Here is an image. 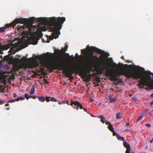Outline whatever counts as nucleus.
<instances>
[{"instance_id": "obj_1", "label": "nucleus", "mask_w": 153, "mask_h": 153, "mask_svg": "<svg viewBox=\"0 0 153 153\" xmlns=\"http://www.w3.org/2000/svg\"><path fill=\"white\" fill-rule=\"evenodd\" d=\"M93 51L100 54L105 52L97 48L92 46L90 47L88 45L87 46V62L88 61L99 74H102L105 70V75L110 77L111 80H115L117 77H120L121 75H124L128 78L132 76H134V78L137 77V75L133 72L134 70L130 68L121 70L114 73V70L111 68L112 64L107 62L102 55L98 57L96 55H94ZM88 71L87 62V74L88 73Z\"/></svg>"}, {"instance_id": "obj_2", "label": "nucleus", "mask_w": 153, "mask_h": 153, "mask_svg": "<svg viewBox=\"0 0 153 153\" xmlns=\"http://www.w3.org/2000/svg\"><path fill=\"white\" fill-rule=\"evenodd\" d=\"M35 21L39 22L42 25H48L49 30L53 32L52 35L53 38L56 39L58 37L60 33L59 31L61 28V17L56 18L52 17L49 18L42 17L36 18L32 17L28 19L22 18L16 19L12 22L6 24L5 27H0V33L4 32L6 28L12 27H14L16 24L20 23L24 24V25L22 26L18 25L17 26L16 28H17L19 31L25 29V28L26 27L28 29L30 33H32V31L35 30L33 25V23Z\"/></svg>"}, {"instance_id": "obj_3", "label": "nucleus", "mask_w": 153, "mask_h": 153, "mask_svg": "<svg viewBox=\"0 0 153 153\" xmlns=\"http://www.w3.org/2000/svg\"><path fill=\"white\" fill-rule=\"evenodd\" d=\"M76 56L79 57L80 63L79 65L75 64L71 67L67 68L64 64L61 62L51 65L49 66L50 72H52L54 69L62 70L65 74V76L68 78L71 77L72 74L75 72L79 73L83 78L85 84L86 83V48L81 50V54L79 56L77 53Z\"/></svg>"}, {"instance_id": "obj_4", "label": "nucleus", "mask_w": 153, "mask_h": 153, "mask_svg": "<svg viewBox=\"0 0 153 153\" xmlns=\"http://www.w3.org/2000/svg\"><path fill=\"white\" fill-rule=\"evenodd\" d=\"M135 74L137 75V77L134 78V77L132 76L133 79L138 80L139 78L140 79L138 81L140 83L137 85L139 88H143V86L149 85H150V81H153V77H151L150 75L152 73L149 71H146L145 74L141 75L139 73L136 71L134 70Z\"/></svg>"}, {"instance_id": "obj_5", "label": "nucleus", "mask_w": 153, "mask_h": 153, "mask_svg": "<svg viewBox=\"0 0 153 153\" xmlns=\"http://www.w3.org/2000/svg\"><path fill=\"white\" fill-rule=\"evenodd\" d=\"M27 60L26 58H22L21 59L22 62V66L24 68H35L37 67L39 65L38 61L36 59L26 62Z\"/></svg>"}, {"instance_id": "obj_6", "label": "nucleus", "mask_w": 153, "mask_h": 153, "mask_svg": "<svg viewBox=\"0 0 153 153\" xmlns=\"http://www.w3.org/2000/svg\"><path fill=\"white\" fill-rule=\"evenodd\" d=\"M71 105L74 107V108L78 110L79 108L80 109H83V107L79 101H71Z\"/></svg>"}, {"instance_id": "obj_7", "label": "nucleus", "mask_w": 153, "mask_h": 153, "mask_svg": "<svg viewBox=\"0 0 153 153\" xmlns=\"http://www.w3.org/2000/svg\"><path fill=\"white\" fill-rule=\"evenodd\" d=\"M18 45V44L17 43H16L14 44H13L12 47L10 49L9 52L12 54H14L16 52L15 48L17 47Z\"/></svg>"}, {"instance_id": "obj_8", "label": "nucleus", "mask_w": 153, "mask_h": 153, "mask_svg": "<svg viewBox=\"0 0 153 153\" xmlns=\"http://www.w3.org/2000/svg\"><path fill=\"white\" fill-rule=\"evenodd\" d=\"M20 68V65L19 64H15L13 65V67L11 69L12 71L15 73L16 71H18Z\"/></svg>"}, {"instance_id": "obj_9", "label": "nucleus", "mask_w": 153, "mask_h": 153, "mask_svg": "<svg viewBox=\"0 0 153 153\" xmlns=\"http://www.w3.org/2000/svg\"><path fill=\"white\" fill-rule=\"evenodd\" d=\"M113 96H114L112 94H110L108 96V98L110 103L114 102L116 101V99L115 98L113 97Z\"/></svg>"}, {"instance_id": "obj_10", "label": "nucleus", "mask_w": 153, "mask_h": 153, "mask_svg": "<svg viewBox=\"0 0 153 153\" xmlns=\"http://www.w3.org/2000/svg\"><path fill=\"white\" fill-rule=\"evenodd\" d=\"M4 59L5 60L8 61H12L13 58L12 56H10V55H8L4 56Z\"/></svg>"}, {"instance_id": "obj_11", "label": "nucleus", "mask_w": 153, "mask_h": 153, "mask_svg": "<svg viewBox=\"0 0 153 153\" xmlns=\"http://www.w3.org/2000/svg\"><path fill=\"white\" fill-rule=\"evenodd\" d=\"M37 98H38L39 100L41 102H44L45 100V98L44 96L37 97Z\"/></svg>"}, {"instance_id": "obj_12", "label": "nucleus", "mask_w": 153, "mask_h": 153, "mask_svg": "<svg viewBox=\"0 0 153 153\" xmlns=\"http://www.w3.org/2000/svg\"><path fill=\"white\" fill-rule=\"evenodd\" d=\"M123 144L125 147L126 148V149H127V148H130V145L127 142L125 141L124 142Z\"/></svg>"}, {"instance_id": "obj_13", "label": "nucleus", "mask_w": 153, "mask_h": 153, "mask_svg": "<svg viewBox=\"0 0 153 153\" xmlns=\"http://www.w3.org/2000/svg\"><path fill=\"white\" fill-rule=\"evenodd\" d=\"M123 117V115L120 112H118L116 114V118L117 119H121Z\"/></svg>"}, {"instance_id": "obj_14", "label": "nucleus", "mask_w": 153, "mask_h": 153, "mask_svg": "<svg viewBox=\"0 0 153 153\" xmlns=\"http://www.w3.org/2000/svg\"><path fill=\"white\" fill-rule=\"evenodd\" d=\"M3 50H6L10 48V45H5L3 46H1Z\"/></svg>"}, {"instance_id": "obj_15", "label": "nucleus", "mask_w": 153, "mask_h": 153, "mask_svg": "<svg viewBox=\"0 0 153 153\" xmlns=\"http://www.w3.org/2000/svg\"><path fill=\"white\" fill-rule=\"evenodd\" d=\"M39 29L41 31H45L48 29L47 28L44 26L40 27Z\"/></svg>"}, {"instance_id": "obj_16", "label": "nucleus", "mask_w": 153, "mask_h": 153, "mask_svg": "<svg viewBox=\"0 0 153 153\" xmlns=\"http://www.w3.org/2000/svg\"><path fill=\"white\" fill-rule=\"evenodd\" d=\"M99 117L100 119V121L102 122L103 123H105V117L102 115H101Z\"/></svg>"}, {"instance_id": "obj_17", "label": "nucleus", "mask_w": 153, "mask_h": 153, "mask_svg": "<svg viewBox=\"0 0 153 153\" xmlns=\"http://www.w3.org/2000/svg\"><path fill=\"white\" fill-rule=\"evenodd\" d=\"M116 137L117 138V139L119 140H121L123 141L124 140V138L123 137H121L119 135H117V136H116Z\"/></svg>"}, {"instance_id": "obj_18", "label": "nucleus", "mask_w": 153, "mask_h": 153, "mask_svg": "<svg viewBox=\"0 0 153 153\" xmlns=\"http://www.w3.org/2000/svg\"><path fill=\"white\" fill-rule=\"evenodd\" d=\"M35 91V88L34 87H32L31 89L30 94H34Z\"/></svg>"}, {"instance_id": "obj_19", "label": "nucleus", "mask_w": 153, "mask_h": 153, "mask_svg": "<svg viewBox=\"0 0 153 153\" xmlns=\"http://www.w3.org/2000/svg\"><path fill=\"white\" fill-rule=\"evenodd\" d=\"M33 97V96L29 95L26 94H25V97L27 100H28L29 98H32Z\"/></svg>"}, {"instance_id": "obj_20", "label": "nucleus", "mask_w": 153, "mask_h": 153, "mask_svg": "<svg viewBox=\"0 0 153 153\" xmlns=\"http://www.w3.org/2000/svg\"><path fill=\"white\" fill-rule=\"evenodd\" d=\"M25 98L23 97H19L16 99V101H18L19 100H24Z\"/></svg>"}, {"instance_id": "obj_21", "label": "nucleus", "mask_w": 153, "mask_h": 153, "mask_svg": "<svg viewBox=\"0 0 153 153\" xmlns=\"http://www.w3.org/2000/svg\"><path fill=\"white\" fill-rule=\"evenodd\" d=\"M108 128L111 131H113V130H114V128H113V126L112 124H111L109 125H108Z\"/></svg>"}, {"instance_id": "obj_22", "label": "nucleus", "mask_w": 153, "mask_h": 153, "mask_svg": "<svg viewBox=\"0 0 153 153\" xmlns=\"http://www.w3.org/2000/svg\"><path fill=\"white\" fill-rule=\"evenodd\" d=\"M50 101H52V102H57V100L54 97H50Z\"/></svg>"}, {"instance_id": "obj_23", "label": "nucleus", "mask_w": 153, "mask_h": 153, "mask_svg": "<svg viewBox=\"0 0 153 153\" xmlns=\"http://www.w3.org/2000/svg\"><path fill=\"white\" fill-rule=\"evenodd\" d=\"M149 85L150 86L151 89H153V81H150V85Z\"/></svg>"}, {"instance_id": "obj_24", "label": "nucleus", "mask_w": 153, "mask_h": 153, "mask_svg": "<svg viewBox=\"0 0 153 153\" xmlns=\"http://www.w3.org/2000/svg\"><path fill=\"white\" fill-rule=\"evenodd\" d=\"M7 102V101H6L5 100H0V105L3 104Z\"/></svg>"}, {"instance_id": "obj_25", "label": "nucleus", "mask_w": 153, "mask_h": 153, "mask_svg": "<svg viewBox=\"0 0 153 153\" xmlns=\"http://www.w3.org/2000/svg\"><path fill=\"white\" fill-rule=\"evenodd\" d=\"M45 98V100L47 102H49L50 101V97L46 96Z\"/></svg>"}, {"instance_id": "obj_26", "label": "nucleus", "mask_w": 153, "mask_h": 153, "mask_svg": "<svg viewBox=\"0 0 153 153\" xmlns=\"http://www.w3.org/2000/svg\"><path fill=\"white\" fill-rule=\"evenodd\" d=\"M55 52L58 54H59L61 52V51L59 50H55Z\"/></svg>"}, {"instance_id": "obj_27", "label": "nucleus", "mask_w": 153, "mask_h": 153, "mask_svg": "<svg viewBox=\"0 0 153 153\" xmlns=\"http://www.w3.org/2000/svg\"><path fill=\"white\" fill-rule=\"evenodd\" d=\"M146 86H148V87H147L145 88V89L147 91H149L150 89H151V87L150 85H146Z\"/></svg>"}, {"instance_id": "obj_28", "label": "nucleus", "mask_w": 153, "mask_h": 153, "mask_svg": "<svg viewBox=\"0 0 153 153\" xmlns=\"http://www.w3.org/2000/svg\"><path fill=\"white\" fill-rule=\"evenodd\" d=\"M142 117H143V116L142 115L140 116L137 118V122L139 121L141 119H142Z\"/></svg>"}, {"instance_id": "obj_29", "label": "nucleus", "mask_w": 153, "mask_h": 153, "mask_svg": "<svg viewBox=\"0 0 153 153\" xmlns=\"http://www.w3.org/2000/svg\"><path fill=\"white\" fill-rule=\"evenodd\" d=\"M16 101V99H12V100H9L8 101V102H15Z\"/></svg>"}, {"instance_id": "obj_30", "label": "nucleus", "mask_w": 153, "mask_h": 153, "mask_svg": "<svg viewBox=\"0 0 153 153\" xmlns=\"http://www.w3.org/2000/svg\"><path fill=\"white\" fill-rule=\"evenodd\" d=\"M3 49L2 47L1 46L0 47V54L2 53V51L3 50Z\"/></svg>"}, {"instance_id": "obj_31", "label": "nucleus", "mask_w": 153, "mask_h": 153, "mask_svg": "<svg viewBox=\"0 0 153 153\" xmlns=\"http://www.w3.org/2000/svg\"><path fill=\"white\" fill-rule=\"evenodd\" d=\"M111 132L113 133V135L114 136H115L116 135L117 136V135H118V134H117V133H116L114 131V130H113V131H111Z\"/></svg>"}, {"instance_id": "obj_32", "label": "nucleus", "mask_w": 153, "mask_h": 153, "mask_svg": "<svg viewBox=\"0 0 153 153\" xmlns=\"http://www.w3.org/2000/svg\"><path fill=\"white\" fill-rule=\"evenodd\" d=\"M17 94L16 93H14L13 94V97L14 98H15L17 97Z\"/></svg>"}, {"instance_id": "obj_33", "label": "nucleus", "mask_w": 153, "mask_h": 153, "mask_svg": "<svg viewBox=\"0 0 153 153\" xmlns=\"http://www.w3.org/2000/svg\"><path fill=\"white\" fill-rule=\"evenodd\" d=\"M44 80L45 82V83L47 84L48 83V82L47 81V80L45 78H44Z\"/></svg>"}, {"instance_id": "obj_34", "label": "nucleus", "mask_w": 153, "mask_h": 153, "mask_svg": "<svg viewBox=\"0 0 153 153\" xmlns=\"http://www.w3.org/2000/svg\"><path fill=\"white\" fill-rule=\"evenodd\" d=\"M4 89L3 85H0V89L2 90Z\"/></svg>"}, {"instance_id": "obj_35", "label": "nucleus", "mask_w": 153, "mask_h": 153, "mask_svg": "<svg viewBox=\"0 0 153 153\" xmlns=\"http://www.w3.org/2000/svg\"><path fill=\"white\" fill-rule=\"evenodd\" d=\"M62 102L64 103L65 102L64 101L59 102L58 103L59 104H62Z\"/></svg>"}, {"instance_id": "obj_36", "label": "nucleus", "mask_w": 153, "mask_h": 153, "mask_svg": "<svg viewBox=\"0 0 153 153\" xmlns=\"http://www.w3.org/2000/svg\"><path fill=\"white\" fill-rule=\"evenodd\" d=\"M105 123L106 125H109L111 124L110 123V122H108V121H107L105 122Z\"/></svg>"}, {"instance_id": "obj_37", "label": "nucleus", "mask_w": 153, "mask_h": 153, "mask_svg": "<svg viewBox=\"0 0 153 153\" xmlns=\"http://www.w3.org/2000/svg\"><path fill=\"white\" fill-rule=\"evenodd\" d=\"M93 101V99L92 98H90L89 99V101L91 102H92Z\"/></svg>"}, {"instance_id": "obj_38", "label": "nucleus", "mask_w": 153, "mask_h": 153, "mask_svg": "<svg viewBox=\"0 0 153 153\" xmlns=\"http://www.w3.org/2000/svg\"><path fill=\"white\" fill-rule=\"evenodd\" d=\"M146 125L147 126L150 127L151 126V125L149 123H147L146 124Z\"/></svg>"}, {"instance_id": "obj_39", "label": "nucleus", "mask_w": 153, "mask_h": 153, "mask_svg": "<svg viewBox=\"0 0 153 153\" xmlns=\"http://www.w3.org/2000/svg\"><path fill=\"white\" fill-rule=\"evenodd\" d=\"M68 48V45H66L65 46V51H66L67 49Z\"/></svg>"}, {"instance_id": "obj_40", "label": "nucleus", "mask_w": 153, "mask_h": 153, "mask_svg": "<svg viewBox=\"0 0 153 153\" xmlns=\"http://www.w3.org/2000/svg\"><path fill=\"white\" fill-rule=\"evenodd\" d=\"M65 54L69 58H71L70 56L68 53H65Z\"/></svg>"}, {"instance_id": "obj_41", "label": "nucleus", "mask_w": 153, "mask_h": 153, "mask_svg": "<svg viewBox=\"0 0 153 153\" xmlns=\"http://www.w3.org/2000/svg\"><path fill=\"white\" fill-rule=\"evenodd\" d=\"M150 105H153V100L152 101L150 102Z\"/></svg>"}, {"instance_id": "obj_42", "label": "nucleus", "mask_w": 153, "mask_h": 153, "mask_svg": "<svg viewBox=\"0 0 153 153\" xmlns=\"http://www.w3.org/2000/svg\"><path fill=\"white\" fill-rule=\"evenodd\" d=\"M130 124L128 123H126V125L127 126H128Z\"/></svg>"}, {"instance_id": "obj_43", "label": "nucleus", "mask_w": 153, "mask_h": 153, "mask_svg": "<svg viewBox=\"0 0 153 153\" xmlns=\"http://www.w3.org/2000/svg\"><path fill=\"white\" fill-rule=\"evenodd\" d=\"M153 142V138L150 141V143H152Z\"/></svg>"}, {"instance_id": "obj_44", "label": "nucleus", "mask_w": 153, "mask_h": 153, "mask_svg": "<svg viewBox=\"0 0 153 153\" xmlns=\"http://www.w3.org/2000/svg\"><path fill=\"white\" fill-rule=\"evenodd\" d=\"M36 96H33V97H32V98L33 99H36Z\"/></svg>"}, {"instance_id": "obj_45", "label": "nucleus", "mask_w": 153, "mask_h": 153, "mask_svg": "<svg viewBox=\"0 0 153 153\" xmlns=\"http://www.w3.org/2000/svg\"><path fill=\"white\" fill-rule=\"evenodd\" d=\"M9 105V104L8 103L5 105V106H8Z\"/></svg>"}, {"instance_id": "obj_46", "label": "nucleus", "mask_w": 153, "mask_h": 153, "mask_svg": "<svg viewBox=\"0 0 153 153\" xmlns=\"http://www.w3.org/2000/svg\"><path fill=\"white\" fill-rule=\"evenodd\" d=\"M88 76L87 75V77H86V78H87V80H88Z\"/></svg>"}, {"instance_id": "obj_47", "label": "nucleus", "mask_w": 153, "mask_h": 153, "mask_svg": "<svg viewBox=\"0 0 153 153\" xmlns=\"http://www.w3.org/2000/svg\"><path fill=\"white\" fill-rule=\"evenodd\" d=\"M150 96L151 97H153V93H152V94H151Z\"/></svg>"}, {"instance_id": "obj_48", "label": "nucleus", "mask_w": 153, "mask_h": 153, "mask_svg": "<svg viewBox=\"0 0 153 153\" xmlns=\"http://www.w3.org/2000/svg\"><path fill=\"white\" fill-rule=\"evenodd\" d=\"M37 42H38V41H36V42L35 43H34V45H36V44H37Z\"/></svg>"}, {"instance_id": "obj_49", "label": "nucleus", "mask_w": 153, "mask_h": 153, "mask_svg": "<svg viewBox=\"0 0 153 153\" xmlns=\"http://www.w3.org/2000/svg\"><path fill=\"white\" fill-rule=\"evenodd\" d=\"M84 110L85 111H86V108H84Z\"/></svg>"}, {"instance_id": "obj_50", "label": "nucleus", "mask_w": 153, "mask_h": 153, "mask_svg": "<svg viewBox=\"0 0 153 153\" xmlns=\"http://www.w3.org/2000/svg\"><path fill=\"white\" fill-rule=\"evenodd\" d=\"M7 110H9L10 109V108H6Z\"/></svg>"}, {"instance_id": "obj_51", "label": "nucleus", "mask_w": 153, "mask_h": 153, "mask_svg": "<svg viewBox=\"0 0 153 153\" xmlns=\"http://www.w3.org/2000/svg\"><path fill=\"white\" fill-rule=\"evenodd\" d=\"M67 102H66V103H67V104H68V103L69 102L68 100H67Z\"/></svg>"}, {"instance_id": "obj_52", "label": "nucleus", "mask_w": 153, "mask_h": 153, "mask_svg": "<svg viewBox=\"0 0 153 153\" xmlns=\"http://www.w3.org/2000/svg\"><path fill=\"white\" fill-rule=\"evenodd\" d=\"M122 58H123V59H124V57H123H123H122Z\"/></svg>"}, {"instance_id": "obj_53", "label": "nucleus", "mask_w": 153, "mask_h": 153, "mask_svg": "<svg viewBox=\"0 0 153 153\" xmlns=\"http://www.w3.org/2000/svg\"><path fill=\"white\" fill-rule=\"evenodd\" d=\"M75 84H76V82H75Z\"/></svg>"}, {"instance_id": "obj_54", "label": "nucleus", "mask_w": 153, "mask_h": 153, "mask_svg": "<svg viewBox=\"0 0 153 153\" xmlns=\"http://www.w3.org/2000/svg\"><path fill=\"white\" fill-rule=\"evenodd\" d=\"M75 84H76V82H75Z\"/></svg>"}, {"instance_id": "obj_55", "label": "nucleus", "mask_w": 153, "mask_h": 153, "mask_svg": "<svg viewBox=\"0 0 153 153\" xmlns=\"http://www.w3.org/2000/svg\"><path fill=\"white\" fill-rule=\"evenodd\" d=\"M1 57V56H0V57Z\"/></svg>"}]
</instances>
